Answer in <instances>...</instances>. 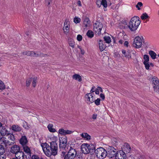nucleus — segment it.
Returning <instances> with one entry per match:
<instances>
[{"instance_id": "obj_1", "label": "nucleus", "mask_w": 159, "mask_h": 159, "mask_svg": "<svg viewBox=\"0 0 159 159\" xmlns=\"http://www.w3.org/2000/svg\"><path fill=\"white\" fill-rule=\"evenodd\" d=\"M41 145L47 156L49 157L52 155L55 156L57 154L58 146L56 142H50V146L46 143H41Z\"/></svg>"}, {"instance_id": "obj_2", "label": "nucleus", "mask_w": 159, "mask_h": 159, "mask_svg": "<svg viewBox=\"0 0 159 159\" xmlns=\"http://www.w3.org/2000/svg\"><path fill=\"white\" fill-rule=\"evenodd\" d=\"M140 22L139 17L134 16L131 19L128 26L131 31H134L137 30Z\"/></svg>"}, {"instance_id": "obj_3", "label": "nucleus", "mask_w": 159, "mask_h": 159, "mask_svg": "<svg viewBox=\"0 0 159 159\" xmlns=\"http://www.w3.org/2000/svg\"><path fill=\"white\" fill-rule=\"evenodd\" d=\"M61 155V158H64V159H74L77 156L76 151L71 147L67 153L65 152L62 151Z\"/></svg>"}, {"instance_id": "obj_4", "label": "nucleus", "mask_w": 159, "mask_h": 159, "mask_svg": "<svg viewBox=\"0 0 159 159\" xmlns=\"http://www.w3.org/2000/svg\"><path fill=\"white\" fill-rule=\"evenodd\" d=\"M96 156L100 159L104 158L107 156V150L102 147L97 148L95 151Z\"/></svg>"}, {"instance_id": "obj_5", "label": "nucleus", "mask_w": 159, "mask_h": 159, "mask_svg": "<svg viewBox=\"0 0 159 159\" xmlns=\"http://www.w3.org/2000/svg\"><path fill=\"white\" fill-rule=\"evenodd\" d=\"M103 27L102 23L99 21H96L93 24L94 31L98 35L101 34V31Z\"/></svg>"}, {"instance_id": "obj_6", "label": "nucleus", "mask_w": 159, "mask_h": 159, "mask_svg": "<svg viewBox=\"0 0 159 159\" xmlns=\"http://www.w3.org/2000/svg\"><path fill=\"white\" fill-rule=\"evenodd\" d=\"M154 91L159 94V81L158 79L154 77L152 78Z\"/></svg>"}, {"instance_id": "obj_7", "label": "nucleus", "mask_w": 159, "mask_h": 159, "mask_svg": "<svg viewBox=\"0 0 159 159\" xmlns=\"http://www.w3.org/2000/svg\"><path fill=\"white\" fill-rule=\"evenodd\" d=\"M107 156L109 158H112L115 157L117 152L116 149L114 147L112 146L109 147L107 149Z\"/></svg>"}, {"instance_id": "obj_8", "label": "nucleus", "mask_w": 159, "mask_h": 159, "mask_svg": "<svg viewBox=\"0 0 159 159\" xmlns=\"http://www.w3.org/2000/svg\"><path fill=\"white\" fill-rule=\"evenodd\" d=\"M59 147L60 148L65 149L67 143V138L66 136L59 138Z\"/></svg>"}, {"instance_id": "obj_9", "label": "nucleus", "mask_w": 159, "mask_h": 159, "mask_svg": "<svg viewBox=\"0 0 159 159\" xmlns=\"http://www.w3.org/2000/svg\"><path fill=\"white\" fill-rule=\"evenodd\" d=\"M142 39L139 36H137L134 39L133 45L137 48L141 47L142 43Z\"/></svg>"}, {"instance_id": "obj_10", "label": "nucleus", "mask_w": 159, "mask_h": 159, "mask_svg": "<svg viewBox=\"0 0 159 159\" xmlns=\"http://www.w3.org/2000/svg\"><path fill=\"white\" fill-rule=\"evenodd\" d=\"M85 97L87 104H90L94 102V97L91 93L86 94Z\"/></svg>"}, {"instance_id": "obj_11", "label": "nucleus", "mask_w": 159, "mask_h": 159, "mask_svg": "<svg viewBox=\"0 0 159 159\" xmlns=\"http://www.w3.org/2000/svg\"><path fill=\"white\" fill-rule=\"evenodd\" d=\"M125 153L122 150H120L115 156V159H125L126 157Z\"/></svg>"}, {"instance_id": "obj_12", "label": "nucleus", "mask_w": 159, "mask_h": 159, "mask_svg": "<svg viewBox=\"0 0 159 159\" xmlns=\"http://www.w3.org/2000/svg\"><path fill=\"white\" fill-rule=\"evenodd\" d=\"M20 148L19 146L17 145H12L10 148V152L15 155L20 152Z\"/></svg>"}, {"instance_id": "obj_13", "label": "nucleus", "mask_w": 159, "mask_h": 159, "mask_svg": "<svg viewBox=\"0 0 159 159\" xmlns=\"http://www.w3.org/2000/svg\"><path fill=\"white\" fill-rule=\"evenodd\" d=\"M81 150L82 153L84 154L89 153L88 146V144L87 143H83L81 146Z\"/></svg>"}, {"instance_id": "obj_14", "label": "nucleus", "mask_w": 159, "mask_h": 159, "mask_svg": "<svg viewBox=\"0 0 159 159\" xmlns=\"http://www.w3.org/2000/svg\"><path fill=\"white\" fill-rule=\"evenodd\" d=\"M99 46V48L101 52L103 51L106 48V46L105 44V42L100 40L98 43Z\"/></svg>"}, {"instance_id": "obj_15", "label": "nucleus", "mask_w": 159, "mask_h": 159, "mask_svg": "<svg viewBox=\"0 0 159 159\" xmlns=\"http://www.w3.org/2000/svg\"><path fill=\"white\" fill-rule=\"evenodd\" d=\"M88 146L89 150V152L91 155L93 154L94 153H95V151L96 150L95 149V146L93 144H88Z\"/></svg>"}, {"instance_id": "obj_16", "label": "nucleus", "mask_w": 159, "mask_h": 159, "mask_svg": "<svg viewBox=\"0 0 159 159\" xmlns=\"http://www.w3.org/2000/svg\"><path fill=\"white\" fill-rule=\"evenodd\" d=\"M58 132L61 135H65L70 134L72 133V132L70 130H65L63 129H61L59 130Z\"/></svg>"}, {"instance_id": "obj_17", "label": "nucleus", "mask_w": 159, "mask_h": 159, "mask_svg": "<svg viewBox=\"0 0 159 159\" xmlns=\"http://www.w3.org/2000/svg\"><path fill=\"white\" fill-rule=\"evenodd\" d=\"M20 143L22 146H25L27 144L28 140L26 136L21 137L20 140Z\"/></svg>"}, {"instance_id": "obj_18", "label": "nucleus", "mask_w": 159, "mask_h": 159, "mask_svg": "<svg viewBox=\"0 0 159 159\" xmlns=\"http://www.w3.org/2000/svg\"><path fill=\"white\" fill-rule=\"evenodd\" d=\"M69 22H68L67 20H65V22L64 23V26L63 27V30L65 33H68L69 30Z\"/></svg>"}, {"instance_id": "obj_19", "label": "nucleus", "mask_w": 159, "mask_h": 159, "mask_svg": "<svg viewBox=\"0 0 159 159\" xmlns=\"http://www.w3.org/2000/svg\"><path fill=\"white\" fill-rule=\"evenodd\" d=\"M90 21L89 18L86 17L85 18L83 21V24L85 28H86L87 27L90 26Z\"/></svg>"}, {"instance_id": "obj_20", "label": "nucleus", "mask_w": 159, "mask_h": 159, "mask_svg": "<svg viewBox=\"0 0 159 159\" xmlns=\"http://www.w3.org/2000/svg\"><path fill=\"white\" fill-rule=\"evenodd\" d=\"M11 128L13 130L16 132H20L21 129V128L17 125H13Z\"/></svg>"}, {"instance_id": "obj_21", "label": "nucleus", "mask_w": 159, "mask_h": 159, "mask_svg": "<svg viewBox=\"0 0 159 159\" xmlns=\"http://www.w3.org/2000/svg\"><path fill=\"white\" fill-rule=\"evenodd\" d=\"M81 136L86 140H89L91 139L90 136L87 133H83L81 134Z\"/></svg>"}, {"instance_id": "obj_22", "label": "nucleus", "mask_w": 159, "mask_h": 159, "mask_svg": "<svg viewBox=\"0 0 159 159\" xmlns=\"http://www.w3.org/2000/svg\"><path fill=\"white\" fill-rule=\"evenodd\" d=\"M72 78L73 79L78 80L79 82H81L82 80L80 75L77 74H75L72 76Z\"/></svg>"}, {"instance_id": "obj_23", "label": "nucleus", "mask_w": 159, "mask_h": 159, "mask_svg": "<svg viewBox=\"0 0 159 159\" xmlns=\"http://www.w3.org/2000/svg\"><path fill=\"white\" fill-rule=\"evenodd\" d=\"M125 151L126 152H129L131 150V148L129 144L128 143H125L124 145V148Z\"/></svg>"}, {"instance_id": "obj_24", "label": "nucleus", "mask_w": 159, "mask_h": 159, "mask_svg": "<svg viewBox=\"0 0 159 159\" xmlns=\"http://www.w3.org/2000/svg\"><path fill=\"white\" fill-rule=\"evenodd\" d=\"M68 43L69 46L71 47L72 48H74L75 42L73 39L71 38H69L68 39Z\"/></svg>"}, {"instance_id": "obj_25", "label": "nucleus", "mask_w": 159, "mask_h": 159, "mask_svg": "<svg viewBox=\"0 0 159 159\" xmlns=\"http://www.w3.org/2000/svg\"><path fill=\"white\" fill-rule=\"evenodd\" d=\"M23 147V148L24 150V151L27 153L28 154H31V151L30 148L27 146H26V145L24 146H22Z\"/></svg>"}, {"instance_id": "obj_26", "label": "nucleus", "mask_w": 159, "mask_h": 159, "mask_svg": "<svg viewBox=\"0 0 159 159\" xmlns=\"http://www.w3.org/2000/svg\"><path fill=\"white\" fill-rule=\"evenodd\" d=\"M3 142L4 143V144H5L6 147L7 145H11L14 144L15 142L14 141H12L11 142L9 140H3Z\"/></svg>"}, {"instance_id": "obj_27", "label": "nucleus", "mask_w": 159, "mask_h": 159, "mask_svg": "<svg viewBox=\"0 0 159 159\" xmlns=\"http://www.w3.org/2000/svg\"><path fill=\"white\" fill-rule=\"evenodd\" d=\"M122 53L124 55V56L126 57H127L128 58H130L131 57V54L128 51L127 52L126 51L124 50H122Z\"/></svg>"}, {"instance_id": "obj_28", "label": "nucleus", "mask_w": 159, "mask_h": 159, "mask_svg": "<svg viewBox=\"0 0 159 159\" xmlns=\"http://www.w3.org/2000/svg\"><path fill=\"white\" fill-rule=\"evenodd\" d=\"M1 127V128H0V130L1 131V134L2 136L6 135L7 133V130L6 129V128L5 127L2 126Z\"/></svg>"}, {"instance_id": "obj_29", "label": "nucleus", "mask_w": 159, "mask_h": 159, "mask_svg": "<svg viewBox=\"0 0 159 159\" xmlns=\"http://www.w3.org/2000/svg\"><path fill=\"white\" fill-rule=\"evenodd\" d=\"M149 54L153 59H154L156 58L157 54L153 51L152 50L150 51L149 52Z\"/></svg>"}, {"instance_id": "obj_30", "label": "nucleus", "mask_w": 159, "mask_h": 159, "mask_svg": "<svg viewBox=\"0 0 159 159\" xmlns=\"http://www.w3.org/2000/svg\"><path fill=\"white\" fill-rule=\"evenodd\" d=\"M53 127V125L52 124H50L48 126V128L49 130L51 132H56V129L52 128Z\"/></svg>"}, {"instance_id": "obj_31", "label": "nucleus", "mask_w": 159, "mask_h": 159, "mask_svg": "<svg viewBox=\"0 0 159 159\" xmlns=\"http://www.w3.org/2000/svg\"><path fill=\"white\" fill-rule=\"evenodd\" d=\"M6 135L8 136V138L10 139L9 140H11L12 141H14L15 140V139L14 136L12 134L7 133Z\"/></svg>"}, {"instance_id": "obj_32", "label": "nucleus", "mask_w": 159, "mask_h": 159, "mask_svg": "<svg viewBox=\"0 0 159 159\" xmlns=\"http://www.w3.org/2000/svg\"><path fill=\"white\" fill-rule=\"evenodd\" d=\"M86 35L90 38H93L94 36V33L91 30H89L87 33Z\"/></svg>"}, {"instance_id": "obj_33", "label": "nucleus", "mask_w": 159, "mask_h": 159, "mask_svg": "<svg viewBox=\"0 0 159 159\" xmlns=\"http://www.w3.org/2000/svg\"><path fill=\"white\" fill-rule=\"evenodd\" d=\"M149 16L145 12L143 13L140 17L142 19V20H144L145 19H146L147 18H149Z\"/></svg>"}, {"instance_id": "obj_34", "label": "nucleus", "mask_w": 159, "mask_h": 159, "mask_svg": "<svg viewBox=\"0 0 159 159\" xmlns=\"http://www.w3.org/2000/svg\"><path fill=\"white\" fill-rule=\"evenodd\" d=\"M104 39L105 43H109L111 42V38L108 36H105L104 37Z\"/></svg>"}, {"instance_id": "obj_35", "label": "nucleus", "mask_w": 159, "mask_h": 159, "mask_svg": "<svg viewBox=\"0 0 159 159\" xmlns=\"http://www.w3.org/2000/svg\"><path fill=\"white\" fill-rule=\"evenodd\" d=\"M5 152V148L4 146L0 144V155L3 154Z\"/></svg>"}, {"instance_id": "obj_36", "label": "nucleus", "mask_w": 159, "mask_h": 159, "mask_svg": "<svg viewBox=\"0 0 159 159\" xmlns=\"http://www.w3.org/2000/svg\"><path fill=\"white\" fill-rule=\"evenodd\" d=\"M37 77H34L33 78V81H32V86L34 87H35L36 86V82L37 81Z\"/></svg>"}, {"instance_id": "obj_37", "label": "nucleus", "mask_w": 159, "mask_h": 159, "mask_svg": "<svg viewBox=\"0 0 159 159\" xmlns=\"http://www.w3.org/2000/svg\"><path fill=\"white\" fill-rule=\"evenodd\" d=\"M143 6V4L142 2H139L136 5V7L137 8L138 10H141L140 7H142Z\"/></svg>"}, {"instance_id": "obj_38", "label": "nucleus", "mask_w": 159, "mask_h": 159, "mask_svg": "<svg viewBox=\"0 0 159 159\" xmlns=\"http://www.w3.org/2000/svg\"><path fill=\"white\" fill-rule=\"evenodd\" d=\"M32 80V78H30L26 80V86L27 87H29Z\"/></svg>"}, {"instance_id": "obj_39", "label": "nucleus", "mask_w": 159, "mask_h": 159, "mask_svg": "<svg viewBox=\"0 0 159 159\" xmlns=\"http://www.w3.org/2000/svg\"><path fill=\"white\" fill-rule=\"evenodd\" d=\"M101 4L104 7L106 8L107 6V1L106 0H102Z\"/></svg>"}, {"instance_id": "obj_40", "label": "nucleus", "mask_w": 159, "mask_h": 159, "mask_svg": "<svg viewBox=\"0 0 159 159\" xmlns=\"http://www.w3.org/2000/svg\"><path fill=\"white\" fill-rule=\"evenodd\" d=\"M74 22L76 24L80 23L81 21V19L78 17H75L74 19Z\"/></svg>"}, {"instance_id": "obj_41", "label": "nucleus", "mask_w": 159, "mask_h": 159, "mask_svg": "<svg viewBox=\"0 0 159 159\" xmlns=\"http://www.w3.org/2000/svg\"><path fill=\"white\" fill-rule=\"evenodd\" d=\"M101 100L99 98H97L96 100H94L95 104L97 106L99 105L100 104Z\"/></svg>"}, {"instance_id": "obj_42", "label": "nucleus", "mask_w": 159, "mask_h": 159, "mask_svg": "<svg viewBox=\"0 0 159 159\" xmlns=\"http://www.w3.org/2000/svg\"><path fill=\"white\" fill-rule=\"evenodd\" d=\"M143 59L144 60V62H147L149 61V57L147 55H144Z\"/></svg>"}, {"instance_id": "obj_43", "label": "nucleus", "mask_w": 159, "mask_h": 159, "mask_svg": "<svg viewBox=\"0 0 159 159\" xmlns=\"http://www.w3.org/2000/svg\"><path fill=\"white\" fill-rule=\"evenodd\" d=\"M143 64L144 65L146 68L147 70L149 69L150 67V65L149 64V61L147 62H143Z\"/></svg>"}, {"instance_id": "obj_44", "label": "nucleus", "mask_w": 159, "mask_h": 159, "mask_svg": "<svg viewBox=\"0 0 159 159\" xmlns=\"http://www.w3.org/2000/svg\"><path fill=\"white\" fill-rule=\"evenodd\" d=\"M6 87L4 83L3 84L0 85V92L2 91L3 90L5 89Z\"/></svg>"}, {"instance_id": "obj_45", "label": "nucleus", "mask_w": 159, "mask_h": 159, "mask_svg": "<svg viewBox=\"0 0 159 159\" xmlns=\"http://www.w3.org/2000/svg\"><path fill=\"white\" fill-rule=\"evenodd\" d=\"M82 36L80 35H78L77 36V40L79 41H80L82 40Z\"/></svg>"}, {"instance_id": "obj_46", "label": "nucleus", "mask_w": 159, "mask_h": 159, "mask_svg": "<svg viewBox=\"0 0 159 159\" xmlns=\"http://www.w3.org/2000/svg\"><path fill=\"white\" fill-rule=\"evenodd\" d=\"M96 4L98 7H100L102 5L101 1L99 0H98L96 2Z\"/></svg>"}, {"instance_id": "obj_47", "label": "nucleus", "mask_w": 159, "mask_h": 159, "mask_svg": "<svg viewBox=\"0 0 159 159\" xmlns=\"http://www.w3.org/2000/svg\"><path fill=\"white\" fill-rule=\"evenodd\" d=\"M31 159H40V158L38 155H34L32 156Z\"/></svg>"}, {"instance_id": "obj_48", "label": "nucleus", "mask_w": 159, "mask_h": 159, "mask_svg": "<svg viewBox=\"0 0 159 159\" xmlns=\"http://www.w3.org/2000/svg\"><path fill=\"white\" fill-rule=\"evenodd\" d=\"M6 156L5 154H1L0 155V159H6Z\"/></svg>"}, {"instance_id": "obj_49", "label": "nucleus", "mask_w": 159, "mask_h": 159, "mask_svg": "<svg viewBox=\"0 0 159 159\" xmlns=\"http://www.w3.org/2000/svg\"><path fill=\"white\" fill-rule=\"evenodd\" d=\"M143 45H144L146 47H147L149 45V43L147 42H145L143 40Z\"/></svg>"}, {"instance_id": "obj_50", "label": "nucleus", "mask_w": 159, "mask_h": 159, "mask_svg": "<svg viewBox=\"0 0 159 159\" xmlns=\"http://www.w3.org/2000/svg\"><path fill=\"white\" fill-rule=\"evenodd\" d=\"M100 96L101 98H102V100H103L105 99V96L104 94L103 93H101L100 95Z\"/></svg>"}, {"instance_id": "obj_51", "label": "nucleus", "mask_w": 159, "mask_h": 159, "mask_svg": "<svg viewBox=\"0 0 159 159\" xmlns=\"http://www.w3.org/2000/svg\"><path fill=\"white\" fill-rule=\"evenodd\" d=\"M79 48H80V52L81 54L83 55L84 53V50L82 49L81 48V47L80 46L79 47Z\"/></svg>"}, {"instance_id": "obj_52", "label": "nucleus", "mask_w": 159, "mask_h": 159, "mask_svg": "<svg viewBox=\"0 0 159 159\" xmlns=\"http://www.w3.org/2000/svg\"><path fill=\"white\" fill-rule=\"evenodd\" d=\"M40 57H43L47 55V54H44L42 52H39Z\"/></svg>"}, {"instance_id": "obj_53", "label": "nucleus", "mask_w": 159, "mask_h": 159, "mask_svg": "<svg viewBox=\"0 0 159 159\" xmlns=\"http://www.w3.org/2000/svg\"><path fill=\"white\" fill-rule=\"evenodd\" d=\"M95 88V87L94 86H93L92 87L91 89V90L90 91V93H93L94 92V89Z\"/></svg>"}, {"instance_id": "obj_54", "label": "nucleus", "mask_w": 159, "mask_h": 159, "mask_svg": "<svg viewBox=\"0 0 159 159\" xmlns=\"http://www.w3.org/2000/svg\"><path fill=\"white\" fill-rule=\"evenodd\" d=\"M45 3H48V6L50 4V2L51 1V0H45Z\"/></svg>"}, {"instance_id": "obj_55", "label": "nucleus", "mask_w": 159, "mask_h": 159, "mask_svg": "<svg viewBox=\"0 0 159 159\" xmlns=\"http://www.w3.org/2000/svg\"><path fill=\"white\" fill-rule=\"evenodd\" d=\"M128 44L129 42L128 41H125L124 43V45L126 47H128Z\"/></svg>"}, {"instance_id": "obj_56", "label": "nucleus", "mask_w": 159, "mask_h": 159, "mask_svg": "<svg viewBox=\"0 0 159 159\" xmlns=\"http://www.w3.org/2000/svg\"><path fill=\"white\" fill-rule=\"evenodd\" d=\"M97 114H93V115L92 118L93 119H96L97 118Z\"/></svg>"}, {"instance_id": "obj_57", "label": "nucleus", "mask_w": 159, "mask_h": 159, "mask_svg": "<svg viewBox=\"0 0 159 159\" xmlns=\"http://www.w3.org/2000/svg\"><path fill=\"white\" fill-rule=\"evenodd\" d=\"M95 93L97 94H99V93L98 89H96L95 91Z\"/></svg>"}, {"instance_id": "obj_58", "label": "nucleus", "mask_w": 159, "mask_h": 159, "mask_svg": "<svg viewBox=\"0 0 159 159\" xmlns=\"http://www.w3.org/2000/svg\"><path fill=\"white\" fill-rule=\"evenodd\" d=\"M138 159H145V157L144 156H140L138 157Z\"/></svg>"}, {"instance_id": "obj_59", "label": "nucleus", "mask_w": 159, "mask_h": 159, "mask_svg": "<svg viewBox=\"0 0 159 159\" xmlns=\"http://www.w3.org/2000/svg\"><path fill=\"white\" fill-rule=\"evenodd\" d=\"M98 89L99 90H100V91L101 92H102V93L103 92V90H102V88L101 87L98 86Z\"/></svg>"}, {"instance_id": "obj_60", "label": "nucleus", "mask_w": 159, "mask_h": 159, "mask_svg": "<svg viewBox=\"0 0 159 159\" xmlns=\"http://www.w3.org/2000/svg\"><path fill=\"white\" fill-rule=\"evenodd\" d=\"M31 51H27V56H30L31 54Z\"/></svg>"}, {"instance_id": "obj_61", "label": "nucleus", "mask_w": 159, "mask_h": 159, "mask_svg": "<svg viewBox=\"0 0 159 159\" xmlns=\"http://www.w3.org/2000/svg\"><path fill=\"white\" fill-rule=\"evenodd\" d=\"M77 4L79 6H81V2L80 1H78L77 2Z\"/></svg>"}, {"instance_id": "obj_62", "label": "nucleus", "mask_w": 159, "mask_h": 159, "mask_svg": "<svg viewBox=\"0 0 159 159\" xmlns=\"http://www.w3.org/2000/svg\"><path fill=\"white\" fill-rule=\"evenodd\" d=\"M124 42V41L123 40H122V39H120L119 40V43L121 44H122L123 43V42Z\"/></svg>"}, {"instance_id": "obj_63", "label": "nucleus", "mask_w": 159, "mask_h": 159, "mask_svg": "<svg viewBox=\"0 0 159 159\" xmlns=\"http://www.w3.org/2000/svg\"><path fill=\"white\" fill-rule=\"evenodd\" d=\"M30 56L33 57H34V51H31V54L30 55Z\"/></svg>"}, {"instance_id": "obj_64", "label": "nucleus", "mask_w": 159, "mask_h": 159, "mask_svg": "<svg viewBox=\"0 0 159 159\" xmlns=\"http://www.w3.org/2000/svg\"><path fill=\"white\" fill-rule=\"evenodd\" d=\"M22 54L23 55H27V51H25L24 52H23Z\"/></svg>"}]
</instances>
